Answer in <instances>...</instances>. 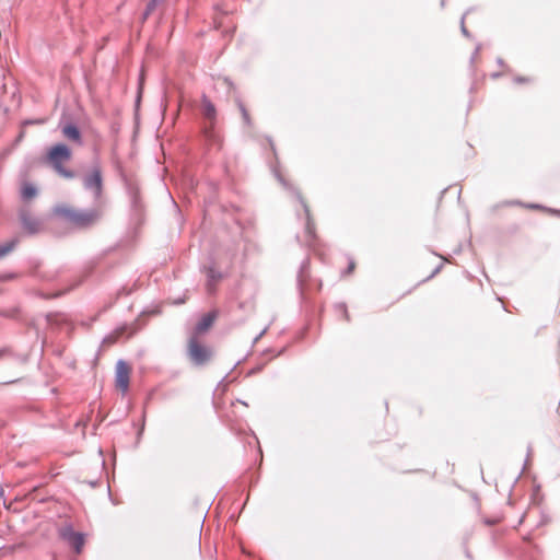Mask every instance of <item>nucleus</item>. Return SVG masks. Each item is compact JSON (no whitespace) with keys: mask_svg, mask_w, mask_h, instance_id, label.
Returning a JSON list of instances; mask_svg holds the SVG:
<instances>
[{"mask_svg":"<svg viewBox=\"0 0 560 560\" xmlns=\"http://www.w3.org/2000/svg\"><path fill=\"white\" fill-rule=\"evenodd\" d=\"M57 215L63 218L69 223L78 228H86L96 222L100 213L93 211H80L69 206H58L55 209Z\"/></svg>","mask_w":560,"mask_h":560,"instance_id":"f257e3e1","label":"nucleus"},{"mask_svg":"<svg viewBox=\"0 0 560 560\" xmlns=\"http://www.w3.org/2000/svg\"><path fill=\"white\" fill-rule=\"evenodd\" d=\"M71 159V151L66 144H56L51 147L47 153V161L52 165L55 171L66 178H72L73 172L66 170L62 162Z\"/></svg>","mask_w":560,"mask_h":560,"instance_id":"f03ea898","label":"nucleus"},{"mask_svg":"<svg viewBox=\"0 0 560 560\" xmlns=\"http://www.w3.org/2000/svg\"><path fill=\"white\" fill-rule=\"evenodd\" d=\"M188 354L196 364H203L210 359L211 352L196 335H191L188 341Z\"/></svg>","mask_w":560,"mask_h":560,"instance_id":"7ed1b4c3","label":"nucleus"},{"mask_svg":"<svg viewBox=\"0 0 560 560\" xmlns=\"http://www.w3.org/2000/svg\"><path fill=\"white\" fill-rule=\"evenodd\" d=\"M83 184L86 189L94 190L96 199H100L103 191V176L100 166H94L92 171L83 178Z\"/></svg>","mask_w":560,"mask_h":560,"instance_id":"20e7f679","label":"nucleus"},{"mask_svg":"<svg viewBox=\"0 0 560 560\" xmlns=\"http://www.w3.org/2000/svg\"><path fill=\"white\" fill-rule=\"evenodd\" d=\"M130 375L131 366L122 360L118 361L116 364L115 384L124 394L127 393L129 388Z\"/></svg>","mask_w":560,"mask_h":560,"instance_id":"39448f33","label":"nucleus"},{"mask_svg":"<svg viewBox=\"0 0 560 560\" xmlns=\"http://www.w3.org/2000/svg\"><path fill=\"white\" fill-rule=\"evenodd\" d=\"M217 316L218 314L215 311L205 314L196 325L192 335H196L198 337V335L208 331V329L213 325Z\"/></svg>","mask_w":560,"mask_h":560,"instance_id":"423d86ee","label":"nucleus"},{"mask_svg":"<svg viewBox=\"0 0 560 560\" xmlns=\"http://www.w3.org/2000/svg\"><path fill=\"white\" fill-rule=\"evenodd\" d=\"M201 113L206 119L210 121L212 126L214 124L217 117V108L214 104L207 97L202 96L201 100Z\"/></svg>","mask_w":560,"mask_h":560,"instance_id":"0eeeda50","label":"nucleus"},{"mask_svg":"<svg viewBox=\"0 0 560 560\" xmlns=\"http://www.w3.org/2000/svg\"><path fill=\"white\" fill-rule=\"evenodd\" d=\"M126 332H127L126 326L119 327V328L115 329L113 332H110L108 336H106L103 343L105 346L110 347L114 343H116L119 340V338L122 337Z\"/></svg>","mask_w":560,"mask_h":560,"instance_id":"6e6552de","label":"nucleus"},{"mask_svg":"<svg viewBox=\"0 0 560 560\" xmlns=\"http://www.w3.org/2000/svg\"><path fill=\"white\" fill-rule=\"evenodd\" d=\"M69 541L78 553L81 552L84 546V536L80 533H70Z\"/></svg>","mask_w":560,"mask_h":560,"instance_id":"1a4fd4ad","label":"nucleus"},{"mask_svg":"<svg viewBox=\"0 0 560 560\" xmlns=\"http://www.w3.org/2000/svg\"><path fill=\"white\" fill-rule=\"evenodd\" d=\"M62 133L66 138L73 140V141H80L81 133L79 129L74 125H67L62 128Z\"/></svg>","mask_w":560,"mask_h":560,"instance_id":"9d476101","label":"nucleus"},{"mask_svg":"<svg viewBox=\"0 0 560 560\" xmlns=\"http://www.w3.org/2000/svg\"><path fill=\"white\" fill-rule=\"evenodd\" d=\"M166 0H150L147 4L145 11L143 13V20L148 19V16L158 8L162 7Z\"/></svg>","mask_w":560,"mask_h":560,"instance_id":"9b49d317","label":"nucleus"},{"mask_svg":"<svg viewBox=\"0 0 560 560\" xmlns=\"http://www.w3.org/2000/svg\"><path fill=\"white\" fill-rule=\"evenodd\" d=\"M208 278H209V281H208V290L211 292L214 290V284L220 281L221 279V275L219 272H217L214 269L210 268L208 270Z\"/></svg>","mask_w":560,"mask_h":560,"instance_id":"f8f14e48","label":"nucleus"},{"mask_svg":"<svg viewBox=\"0 0 560 560\" xmlns=\"http://www.w3.org/2000/svg\"><path fill=\"white\" fill-rule=\"evenodd\" d=\"M16 243H18L16 240H12L4 245H0V258L5 256L7 254H9L14 248Z\"/></svg>","mask_w":560,"mask_h":560,"instance_id":"ddd939ff","label":"nucleus"},{"mask_svg":"<svg viewBox=\"0 0 560 560\" xmlns=\"http://www.w3.org/2000/svg\"><path fill=\"white\" fill-rule=\"evenodd\" d=\"M22 195L25 199H31L36 195V189L33 186L26 185L22 189Z\"/></svg>","mask_w":560,"mask_h":560,"instance_id":"4468645a","label":"nucleus"},{"mask_svg":"<svg viewBox=\"0 0 560 560\" xmlns=\"http://www.w3.org/2000/svg\"><path fill=\"white\" fill-rule=\"evenodd\" d=\"M306 232L311 237H314L315 235V225L312 222L310 214L307 213V222H306Z\"/></svg>","mask_w":560,"mask_h":560,"instance_id":"2eb2a0df","label":"nucleus"},{"mask_svg":"<svg viewBox=\"0 0 560 560\" xmlns=\"http://www.w3.org/2000/svg\"><path fill=\"white\" fill-rule=\"evenodd\" d=\"M238 108H240V110H241V113H242V116H243L244 121H245L246 124H250L249 113L247 112V109L245 108V106H244L242 103H240V104H238Z\"/></svg>","mask_w":560,"mask_h":560,"instance_id":"dca6fc26","label":"nucleus"},{"mask_svg":"<svg viewBox=\"0 0 560 560\" xmlns=\"http://www.w3.org/2000/svg\"><path fill=\"white\" fill-rule=\"evenodd\" d=\"M354 269H355V262L353 260H350L346 273L351 275L354 271Z\"/></svg>","mask_w":560,"mask_h":560,"instance_id":"f3484780","label":"nucleus"},{"mask_svg":"<svg viewBox=\"0 0 560 560\" xmlns=\"http://www.w3.org/2000/svg\"><path fill=\"white\" fill-rule=\"evenodd\" d=\"M4 351H0V357L3 355Z\"/></svg>","mask_w":560,"mask_h":560,"instance_id":"a211bd4d","label":"nucleus"}]
</instances>
